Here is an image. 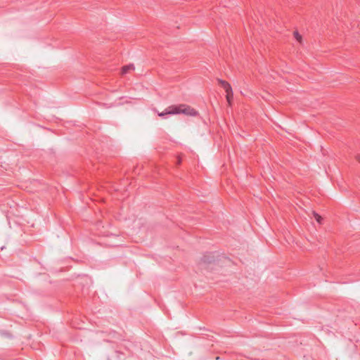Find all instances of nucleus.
Listing matches in <instances>:
<instances>
[{
    "instance_id": "f03ea898",
    "label": "nucleus",
    "mask_w": 360,
    "mask_h": 360,
    "mask_svg": "<svg viewBox=\"0 0 360 360\" xmlns=\"http://www.w3.org/2000/svg\"><path fill=\"white\" fill-rule=\"evenodd\" d=\"M217 80L219 84H220L222 88L225 90L226 93H229L230 94L231 91H232L231 84L226 81L222 80L221 79H218Z\"/></svg>"
},
{
    "instance_id": "f257e3e1",
    "label": "nucleus",
    "mask_w": 360,
    "mask_h": 360,
    "mask_svg": "<svg viewBox=\"0 0 360 360\" xmlns=\"http://www.w3.org/2000/svg\"><path fill=\"white\" fill-rule=\"evenodd\" d=\"M180 113L191 116H195L198 114V112L190 106L181 104L179 105L169 106L164 112L159 113L158 115L160 117H165L167 115H176Z\"/></svg>"
},
{
    "instance_id": "423d86ee",
    "label": "nucleus",
    "mask_w": 360,
    "mask_h": 360,
    "mask_svg": "<svg viewBox=\"0 0 360 360\" xmlns=\"http://www.w3.org/2000/svg\"><path fill=\"white\" fill-rule=\"evenodd\" d=\"M294 37L296 39L297 41L299 42H301L302 41V36L299 34L297 31L294 32Z\"/></svg>"
},
{
    "instance_id": "20e7f679",
    "label": "nucleus",
    "mask_w": 360,
    "mask_h": 360,
    "mask_svg": "<svg viewBox=\"0 0 360 360\" xmlns=\"http://www.w3.org/2000/svg\"><path fill=\"white\" fill-rule=\"evenodd\" d=\"M233 91H231L230 94L229 93H226V98L227 102H228L229 105H231V101H232V98H233Z\"/></svg>"
},
{
    "instance_id": "6e6552de",
    "label": "nucleus",
    "mask_w": 360,
    "mask_h": 360,
    "mask_svg": "<svg viewBox=\"0 0 360 360\" xmlns=\"http://www.w3.org/2000/svg\"><path fill=\"white\" fill-rule=\"evenodd\" d=\"M356 160L360 163V155L356 156Z\"/></svg>"
},
{
    "instance_id": "0eeeda50",
    "label": "nucleus",
    "mask_w": 360,
    "mask_h": 360,
    "mask_svg": "<svg viewBox=\"0 0 360 360\" xmlns=\"http://www.w3.org/2000/svg\"><path fill=\"white\" fill-rule=\"evenodd\" d=\"M181 162V159L179 157L177 160V164H180Z\"/></svg>"
},
{
    "instance_id": "7ed1b4c3",
    "label": "nucleus",
    "mask_w": 360,
    "mask_h": 360,
    "mask_svg": "<svg viewBox=\"0 0 360 360\" xmlns=\"http://www.w3.org/2000/svg\"><path fill=\"white\" fill-rule=\"evenodd\" d=\"M135 70V67L133 64H129L127 65H124L122 68V75H126L131 71H134Z\"/></svg>"
},
{
    "instance_id": "39448f33",
    "label": "nucleus",
    "mask_w": 360,
    "mask_h": 360,
    "mask_svg": "<svg viewBox=\"0 0 360 360\" xmlns=\"http://www.w3.org/2000/svg\"><path fill=\"white\" fill-rule=\"evenodd\" d=\"M312 213H313L314 217L315 218L316 221L318 223L321 224V220H322L321 217L318 213H316L315 212H313Z\"/></svg>"
}]
</instances>
